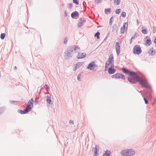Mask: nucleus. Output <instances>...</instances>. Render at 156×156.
Segmentation results:
<instances>
[{
  "label": "nucleus",
  "instance_id": "1",
  "mask_svg": "<svg viewBox=\"0 0 156 156\" xmlns=\"http://www.w3.org/2000/svg\"><path fill=\"white\" fill-rule=\"evenodd\" d=\"M76 49H80V48L77 46L73 45L70 46L67 48L65 52V55L69 57H72L71 54L73 51H76Z\"/></svg>",
  "mask_w": 156,
  "mask_h": 156
},
{
  "label": "nucleus",
  "instance_id": "2",
  "mask_svg": "<svg viewBox=\"0 0 156 156\" xmlns=\"http://www.w3.org/2000/svg\"><path fill=\"white\" fill-rule=\"evenodd\" d=\"M139 82L140 84L145 88H148L149 87V85L148 83L147 80L146 78L141 80Z\"/></svg>",
  "mask_w": 156,
  "mask_h": 156
},
{
  "label": "nucleus",
  "instance_id": "3",
  "mask_svg": "<svg viewBox=\"0 0 156 156\" xmlns=\"http://www.w3.org/2000/svg\"><path fill=\"white\" fill-rule=\"evenodd\" d=\"M133 52L136 54H139L142 52L141 48L139 45H136L134 47Z\"/></svg>",
  "mask_w": 156,
  "mask_h": 156
},
{
  "label": "nucleus",
  "instance_id": "4",
  "mask_svg": "<svg viewBox=\"0 0 156 156\" xmlns=\"http://www.w3.org/2000/svg\"><path fill=\"white\" fill-rule=\"evenodd\" d=\"M34 101L33 98H31L28 102V104L26 106V108L30 112L32 109Z\"/></svg>",
  "mask_w": 156,
  "mask_h": 156
},
{
  "label": "nucleus",
  "instance_id": "5",
  "mask_svg": "<svg viewBox=\"0 0 156 156\" xmlns=\"http://www.w3.org/2000/svg\"><path fill=\"white\" fill-rule=\"evenodd\" d=\"M114 61V55L112 54L110 55L108 59L105 63V66H108L109 65L112 63Z\"/></svg>",
  "mask_w": 156,
  "mask_h": 156
},
{
  "label": "nucleus",
  "instance_id": "6",
  "mask_svg": "<svg viewBox=\"0 0 156 156\" xmlns=\"http://www.w3.org/2000/svg\"><path fill=\"white\" fill-rule=\"evenodd\" d=\"M146 88L147 89V90L145 92L146 94L148 95V98H151L152 97V93L153 92V91L151 89V86L149 85V87L148 88Z\"/></svg>",
  "mask_w": 156,
  "mask_h": 156
},
{
  "label": "nucleus",
  "instance_id": "7",
  "mask_svg": "<svg viewBox=\"0 0 156 156\" xmlns=\"http://www.w3.org/2000/svg\"><path fill=\"white\" fill-rule=\"evenodd\" d=\"M96 66L94 62L92 61L89 64L87 68L91 70H94Z\"/></svg>",
  "mask_w": 156,
  "mask_h": 156
},
{
  "label": "nucleus",
  "instance_id": "8",
  "mask_svg": "<svg viewBox=\"0 0 156 156\" xmlns=\"http://www.w3.org/2000/svg\"><path fill=\"white\" fill-rule=\"evenodd\" d=\"M115 48L116 49V52L118 55H119L120 51V46L119 45V43L117 42L115 43Z\"/></svg>",
  "mask_w": 156,
  "mask_h": 156
},
{
  "label": "nucleus",
  "instance_id": "9",
  "mask_svg": "<svg viewBox=\"0 0 156 156\" xmlns=\"http://www.w3.org/2000/svg\"><path fill=\"white\" fill-rule=\"evenodd\" d=\"M79 15L78 12L76 11L73 12L71 14V17L73 19H77L79 17Z\"/></svg>",
  "mask_w": 156,
  "mask_h": 156
},
{
  "label": "nucleus",
  "instance_id": "10",
  "mask_svg": "<svg viewBox=\"0 0 156 156\" xmlns=\"http://www.w3.org/2000/svg\"><path fill=\"white\" fill-rule=\"evenodd\" d=\"M128 80L129 83L132 84H135L137 83V81H135V77H128Z\"/></svg>",
  "mask_w": 156,
  "mask_h": 156
},
{
  "label": "nucleus",
  "instance_id": "11",
  "mask_svg": "<svg viewBox=\"0 0 156 156\" xmlns=\"http://www.w3.org/2000/svg\"><path fill=\"white\" fill-rule=\"evenodd\" d=\"M86 56V54L85 53H81L79 52L78 55L77 56V58L78 59L82 58H85Z\"/></svg>",
  "mask_w": 156,
  "mask_h": 156
},
{
  "label": "nucleus",
  "instance_id": "12",
  "mask_svg": "<svg viewBox=\"0 0 156 156\" xmlns=\"http://www.w3.org/2000/svg\"><path fill=\"white\" fill-rule=\"evenodd\" d=\"M128 151V149L127 150H125L122 151L121 152V155L123 156H129V153Z\"/></svg>",
  "mask_w": 156,
  "mask_h": 156
},
{
  "label": "nucleus",
  "instance_id": "13",
  "mask_svg": "<svg viewBox=\"0 0 156 156\" xmlns=\"http://www.w3.org/2000/svg\"><path fill=\"white\" fill-rule=\"evenodd\" d=\"M97 146L96 145L95 147L94 148V147H92V149L93 150L94 149V156H98V153L99 152V148L98 149L97 147Z\"/></svg>",
  "mask_w": 156,
  "mask_h": 156
},
{
  "label": "nucleus",
  "instance_id": "14",
  "mask_svg": "<svg viewBox=\"0 0 156 156\" xmlns=\"http://www.w3.org/2000/svg\"><path fill=\"white\" fill-rule=\"evenodd\" d=\"M116 70L114 68H109L108 69V72L109 74H112L115 73Z\"/></svg>",
  "mask_w": 156,
  "mask_h": 156
},
{
  "label": "nucleus",
  "instance_id": "15",
  "mask_svg": "<svg viewBox=\"0 0 156 156\" xmlns=\"http://www.w3.org/2000/svg\"><path fill=\"white\" fill-rule=\"evenodd\" d=\"M18 112L21 114H26L29 112L26 108V109H24L23 110L19 109L18 110Z\"/></svg>",
  "mask_w": 156,
  "mask_h": 156
},
{
  "label": "nucleus",
  "instance_id": "16",
  "mask_svg": "<svg viewBox=\"0 0 156 156\" xmlns=\"http://www.w3.org/2000/svg\"><path fill=\"white\" fill-rule=\"evenodd\" d=\"M137 74V73L136 72L130 70L129 73L130 76L129 77H134V76H135Z\"/></svg>",
  "mask_w": 156,
  "mask_h": 156
},
{
  "label": "nucleus",
  "instance_id": "17",
  "mask_svg": "<svg viewBox=\"0 0 156 156\" xmlns=\"http://www.w3.org/2000/svg\"><path fill=\"white\" fill-rule=\"evenodd\" d=\"M121 70L124 73H128L129 74L130 71L128 69L125 68H122L121 69Z\"/></svg>",
  "mask_w": 156,
  "mask_h": 156
},
{
  "label": "nucleus",
  "instance_id": "18",
  "mask_svg": "<svg viewBox=\"0 0 156 156\" xmlns=\"http://www.w3.org/2000/svg\"><path fill=\"white\" fill-rule=\"evenodd\" d=\"M110 151L107 150L105 151V153L103 154V156H110Z\"/></svg>",
  "mask_w": 156,
  "mask_h": 156
},
{
  "label": "nucleus",
  "instance_id": "19",
  "mask_svg": "<svg viewBox=\"0 0 156 156\" xmlns=\"http://www.w3.org/2000/svg\"><path fill=\"white\" fill-rule=\"evenodd\" d=\"M47 102L49 104H51V98L50 96H47Z\"/></svg>",
  "mask_w": 156,
  "mask_h": 156
},
{
  "label": "nucleus",
  "instance_id": "20",
  "mask_svg": "<svg viewBox=\"0 0 156 156\" xmlns=\"http://www.w3.org/2000/svg\"><path fill=\"white\" fill-rule=\"evenodd\" d=\"M142 33L144 34H146L147 33V29L146 27H144L142 28Z\"/></svg>",
  "mask_w": 156,
  "mask_h": 156
},
{
  "label": "nucleus",
  "instance_id": "21",
  "mask_svg": "<svg viewBox=\"0 0 156 156\" xmlns=\"http://www.w3.org/2000/svg\"><path fill=\"white\" fill-rule=\"evenodd\" d=\"M128 151L129 152V156H132L135 153V151L132 149H128Z\"/></svg>",
  "mask_w": 156,
  "mask_h": 156
},
{
  "label": "nucleus",
  "instance_id": "22",
  "mask_svg": "<svg viewBox=\"0 0 156 156\" xmlns=\"http://www.w3.org/2000/svg\"><path fill=\"white\" fill-rule=\"evenodd\" d=\"M135 76V81H137V83L139 82L141 80L140 77L137 75V74Z\"/></svg>",
  "mask_w": 156,
  "mask_h": 156
},
{
  "label": "nucleus",
  "instance_id": "23",
  "mask_svg": "<svg viewBox=\"0 0 156 156\" xmlns=\"http://www.w3.org/2000/svg\"><path fill=\"white\" fill-rule=\"evenodd\" d=\"M150 51H151V52H150V51L148 52V53L150 55H153L155 53V51H154V49L153 48H151V49L150 50Z\"/></svg>",
  "mask_w": 156,
  "mask_h": 156
},
{
  "label": "nucleus",
  "instance_id": "24",
  "mask_svg": "<svg viewBox=\"0 0 156 156\" xmlns=\"http://www.w3.org/2000/svg\"><path fill=\"white\" fill-rule=\"evenodd\" d=\"M83 62H77V63L74 65V66L76 65L79 68L81 66L83 65Z\"/></svg>",
  "mask_w": 156,
  "mask_h": 156
},
{
  "label": "nucleus",
  "instance_id": "25",
  "mask_svg": "<svg viewBox=\"0 0 156 156\" xmlns=\"http://www.w3.org/2000/svg\"><path fill=\"white\" fill-rule=\"evenodd\" d=\"M115 17V16H112L110 19V20H109V24L111 25H112V22L113 21V19L114 18V17Z\"/></svg>",
  "mask_w": 156,
  "mask_h": 156
},
{
  "label": "nucleus",
  "instance_id": "26",
  "mask_svg": "<svg viewBox=\"0 0 156 156\" xmlns=\"http://www.w3.org/2000/svg\"><path fill=\"white\" fill-rule=\"evenodd\" d=\"M128 26V23L127 22H126V23H124V24H123V26L122 27V28L126 29V30H127Z\"/></svg>",
  "mask_w": 156,
  "mask_h": 156
},
{
  "label": "nucleus",
  "instance_id": "27",
  "mask_svg": "<svg viewBox=\"0 0 156 156\" xmlns=\"http://www.w3.org/2000/svg\"><path fill=\"white\" fill-rule=\"evenodd\" d=\"M107 12H108L109 13L111 12V9L110 8L105 9V13L106 14H107Z\"/></svg>",
  "mask_w": 156,
  "mask_h": 156
},
{
  "label": "nucleus",
  "instance_id": "28",
  "mask_svg": "<svg viewBox=\"0 0 156 156\" xmlns=\"http://www.w3.org/2000/svg\"><path fill=\"white\" fill-rule=\"evenodd\" d=\"M100 33L99 32H97L94 35V37H96L97 39H99L100 38L99 35H100Z\"/></svg>",
  "mask_w": 156,
  "mask_h": 156
},
{
  "label": "nucleus",
  "instance_id": "29",
  "mask_svg": "<svg viewBox=\"0 0 156 156\" xmlns=\"http://www.w3.org/2000/svg\"><path fill=\"white\" fill-rule=\"evenodd\" d=\"M120 0H114V2L115 4L118 5L120 4Z\"/></svg>",
  "mask_w": 156,
  "mask_h": 156
},
{
  "label": "nucleus",
  "instance_id": "30",
  "mask_svg": "<svg viewBox=\"0 0 156 156\" xmlns=\"http://www.w3.org/2000/svg\"><path fill=\"white\" fill-rule=\"evenodd\" d=\"M146 43V44H148V45H150L151 43V40L149 39H147Z\"/></svg>",
  "mask_w": 156,
  "mask_h": 156
},
{
  "label": "nucleus",
  "instance_id": "31",
  "mask_svg": "<svg viewBox=\"0 0 156 156\" xmlns=\"http://www.w3.org/2000/svg\"><path fill=\"white\" fill-rule=\"evenodd\" d=\"M113 29H112V31L114 32L115 31H116L117 29V27L116 25H114L113 26Z\"/></svg>",
  "mask_w": 156,
  "mask_h": 156
},
{
  "label": "nucleus",
  "instance_id": "32",
  "mask_svg": "<svg viewBox=\"0 0 156 156\" xmlns=\"http://www.w3.org/2000/svg\"><path fill=\"white\" fill-rule=\"evenodd\" d=\"M5 37V34L4 33H2L1 34L0 38L2 40L4 39Z\"/></svg>",
  "mask_w": 156,
  "mask_h": 156
},
{
  "label": "nucleus",
  "instance_id": "33",
  "mask_svg": "<svg viewBox=\"0 0 156 156\" xmlns=\"http://www.w3.org/2000/svg\"><path fill=\"white\" fill-rule=\"evenodd\" d=\"M143 99L145 101V103L146 104H147L149 103V101L147 98L145 97H144Z\"/></svg>",
  "mask_w": 156,
  "mask_h": 156
},
{
  "label": "nucleus",
  "instance_id": "34",
  "mask_svg": "<svg viewBox=\"0 0 156 156\" xmlns=\"http://www.w3.org/2000/svg\"><path fill=\"white\" fill-rule=\"evenodd\" d=\"M119 75L120 76V78H121L123 80H125V76L122 74L120 73Z\"/></svg>",
  "mask_w": 156,
  "mask_h": 156
},
{
  "label": "nucleus",
  "instance_id": "35",
  "mask_svg": "<svg viewBox=\"0 0 156 156\" xmlns=\"http://www.w3.org/2000/svg\"><path fill=\"white\" fill-rule=\"evenodd\" d=\"M121 10L120 9H117L115 11V13L117 14H119L121 12Z\"/></svg>",
  "mask_w": 156,
  "mask_h": 156
},
{
  "label": "nucleus",
  "instance_id": "36",
  "mask_svg": "<svg viewBox=\"0 0 156 156\" xmlns=\"http://www.w3.org/2000/svg\"><path fill=\"white\" fill-rule=\"evenodd\" d=\"M125 29L122 28V27H121L120 29V32L121 34H123L124 33V31Z\"/></svg>",
  "mask_w": 156,
  "mask_h": 156
},
{
  "label": "nucleus",
  "instance_id": "37",
  "mask_svg": "<svg viewBox=\"0 0 156 156\" xmlns=\"http://www.w3.org/2000/svg\"><path fill=\"white\" fill-rule=\"evenodd\" d=\"M81 73H80L79 74L78 76H77V80L79 81H81V80L80 79V76H81Z\"/></svg>",
  "mask_w": 156,
  "mask_h": 156
},
{
  "label": "nucleus",
  "instance_id": "38",
  "mask_svg": "<svg viewBox=\"0 0 156 156\" xmlns=\"http://www.w3.org/2000/svg\"><path fill=\"white\" fill-rule=\"evenodd\" d=\"M4 112L3 108L2 107L0 108V115L2 114Z\"/></svg>",
  "mask_w": 156,
  "mask_h": 156
},
{
  "label": "nucleus",
  "instance_id": "39",
  "mask_svg": "<svg viewBox=\"0 0 156 156\" xmlns=\"http://www.w3.org/2000/svg\"><path fill=\"white\" fill-rule=\"evenodd\" d=\"M83 25V22H80L78 23L77 26L78 27H80L82 26Z\"/></svg>",
  "mask_w": 156,
  "mask_h": 156
},
{
  "label": "nucleus",
  "instance_id": "40",
  "mask_svg": "<svg viewBox=\"0 0 156 156\" xmlns=\"http://www.w3.org/2000/svg\"><path fill=\"white\" fill-rule=\"evenodd\" d=\"M73 2L76 5H78L79 4V2H78L77 0H73Z\"/></svg>",
  "mask_w": 156,
  "mask_h": 156
},
{
  "label": "nucleus",
  "instance_id": "41",
  "mask_svg": "<svg viewBox=\"0 0 156 156\" xmlns=\"http://www.w3.org/2000/svg\"><path fill=\"white\" fill-rule=\"evenodd\" d=\"M126 13L125 12H122L121 14V16L123 17H125L126 16Z\"/></svg>",
  "mask_w": 156,
  "mask_h": 156
},
{
  "label": "nucleus",
  "instance_id": "42",
  "mask_svg": "<svg viewBox=\"0 0 156 156\" xmlns=\"http://www.w3.org/2000/svg\"><path fill=\"white\" fill-rule=\"evenodd\" d=\"M67 7L71 9L72 7V4H68L67 5Z\"/></svg>",
  "mask_w": 156,
  "mask_h": 156
},
{
  "label": "nucleus",
  "instance_id": "43",
  "mask_svg": "<svg viewBox=\"0 0 156 156\" xmlns=\"http://www.w3.org/2000/svg\"><path fill=\"white\" fill-rule=\"evenodd\" d=\"M68 39L67 37H66L65 38V39L64 41V43L65 44H66L67 42L68 41Z\"/></svg>",
  "mask_w": 156,
  "mask_h": 156
},
{
  "label": "nucleus",
  "instance_id": "44",
  "mask_svg": "<svg viewBox=\"0 0 156 156\" xmlns=\"http://www.w3.org/2000/svg\"><path fill=\"white\" fill-rule=\"evenodd\" d=\"M45 86L46 87V89L47 91H48L49 90V86L47 84H45Z\"/></svg>",
  "mask_w": 156,
  "mask_h": 156
},
{
  "label": "nucleus",
  "instance_id": "45",
  "mask_svg": "<svg viewBox=\"0 0 156 156\" xmlns=\"http://www.w3.org/2000/svg\"><path fill=\"white\" fill-rule=\"evenodd\" d=\"M37 98H36L35 99V101H34V103H35V105L37 104L39 102V101H37Z\"/></svg>",
  "mask_w": 156,
  "mask_h": 156
},
{
  "label": "nucleus",
  "instance_id": "46",
  "mask_svg": "<svg viewBox=\"0 0 156 156\" xmlns=\"http://www.w3.org/2000/svg\"><path fill=\"white\" fill-rule=\"evenodd\" d=\"M153 33H155L156 31V27L155 26H154L153 27Z\"/></svg>",
  "mask_w": 156,
  "mask_h": 156
},
{
  "label": "nucleus",
  "instance_id": "47",
  "mask_svg": "<svg viewBox=\"0 0 156 156\" xmlns=\"http://www.w3.org/2000/svg\"><path fill=\"white\" fill-rule=\"evenodd\" d=\"M117 76H116V79H120V76L119 75V73H116Z\"/></svg>",
  "mask_w": 156,
  "mask_h": 156
},
{
  "label": "nucleus",
  "instance_id": "48",
  "mask_svg": "<svg viewBox=\"0 0 156 156\" xmlns=\"http://www.w3.org/2000/svg\"><path fill=\"white\" fill-rule=\"evenodd\" d=\"M117 76V75H116V73L114 74V75H112V78H116V76Z\"/></svg>",
  "mask_w": 156,
  "mask_h": 156
},
{
  "label": "nucleus",
  "instance_id": "49",
  "mask_svg": "<svg viewBox=\"0 0 156 156\" xmlns=\"http://www.w3.org/2000/svg\"><path fill=\"white\" fill-rule=\"evenodd\" d=\"M67 16V14L66 12V11H65V12L64 13V17H66Z\"/></svg>",
  "mask_w": 156,
  "mask_h": 156
},
{
  "label": "nucleus",
  "instance_id": "50",
  "mask_svg": "<svg viewBox=\"0 0 156 156\" xmlns=\"http://www.w3.org/2000/svg\"><path fill=\"white\" fill-rule=\"evenodd\" d=\"M133 39V37H131V38L130 39V42H129V44H131L132 43V40Z\"/></svg>",
  "mask_w": 156,
  "mask_h": 156
},
{
  "label": "nucleus",
  "instance_id": "51",
  "mask_svg": "<svg viewBox=\"0 0 156 156\" xmlns=\"http://www.w3.org/2000/svg\"><path fill=\"white\" fill-rule=\"evenodd\" d=\"M108 68V66H105V71H106L107 70Z\"/></svg>",
  "mask_w": 156,
  "mask_h": 156
},
{
  "label": "nucleus",
  "instance_id": "52",
  "mask_svg": "<svg viewBox=\"0 0 156 156\" xmlns=\"http://www.w3.org/2000/svg\"><path fill=\"white\" fill-rule=\"evenodd\" d=\"M75 66L74 69L73 70L74 71L76 70L78 68V67L77 66L75 65Z\"/></svg>",
  "mask_w": 156,
  "mask_h": 156
},
{
  "label": "nucleus",
  "instance_id": "53",
  "mask_svg": "<svg viewBox=\"0 0 156 156\" xmlns=\"http://www.w3.org/2000/svg\"><path fill=\"white\" fill-rule=\"evenodd\" d=\"M69 123H70V124H71V123H72V124H74L73 121L71 120H70Z\"/></svg>",
  "mask_w": 156,
  "mask_h": 156
},
{
  "label": "nucleus",
  "instance_id": "54",
  "mask_svg": "<svg viewBox=\"0 0 156 156\" xmlns=\"http://www.w3.org/2000/svg\"><path fill=\"white\" fill-rule=\"evenodd\" d=\"M137 34V33H135V34L132 37H133V39H135V37H136V36Z\"/></svg>",
  "mask_w": 156,
  "mask_h": 156
},
{
  "label": "nucleus",
  "instance_id": "55",
  "mask_svg": "<svg viewBox=\"0 0 156 156\" xmlns=\"http://www.w3.org/2000/svg\"><path fill=\"white\" fill-rule=\"evenodd\" d=\"M111 67H114V62H112V63L111 64Z\"/></svg>",
  "mask_w": 156,
  "mask_h": 156
},
{
  "label": "nucleus",
  "instance_id": "56",
  "mask_svg": "<svg viewBox=\"0 0 156 156\" xmlns=\"http://www.w3.org/2000/svg\"><path fill=\"white\" fill-rule=\"evenodd\" d=\"M136 22H137V25H138V24H139V22L138 19H137Z\"/></svg>",
  "mask_w": 156,
  "mask_h": 156
},
{
  "label": "nucleus",
  "instance_id": "57",
  "mask_svg": "<svg viewBox=\"0 0 156 156\" xmlns=\"http://www.w3.org/2000/svg\"><path fill=\"white\" fill-rule=\"evenodd\" d=\"M80 22H83V20L82 19V18H80Z\"/></svg>",
  "mask_w": 156,
  "mask_h": 156
},
{
  "label": "nucleus",
  "instance_id": "58",
  "mask_svg": "<svg viewBox=\"0 0 156 156\" xmlns=\"http://www.w3.org/2000/svg\"><path fill=\"white\" fill-rule=\"evenodd\" d=\"M154 42L155 43V44H156V37L155 38V39H154Z\"/></svg>",
  "mask_w": 156,
  "mask_h": 156
},
{
  "label": "nucleus",
  "instance_id": "59",
  "mask_svg": "<svg viewBox=\"0 0 156 156\" xmlns=\"http://www.w3.org/2000/svg\"><path fill=\"white\" fill-rule=\"evenodd\" d=\"M10 101L11 102V103H12L15 102V101Z\"/></svg>",
  "mask_w": 156,
  "mask_h": 156
},
{
  "label": "nucleus",
  "instance_id": "60",
  "mask_svg": "<svg viewBox=\"0 0 156 156\" xmlns=\"http://www.w3.org/2000/svg\"><path fill=\"white\" fill-rule=\"evenodd\" d=\"M86 21V19H84L83 20V22H85Z\"/></svg>",
  "mask_w": 156,
  "mask_h": 156
},
{
  "label": "nucleus",
  "instance_id": "61",
  "mask_svg": "<svg viewBox=\"0 0 156 156\" xmlns=\"http://www.w3.org/2000/svg\"><path fill=\"white\" fill-rule=\"evenodd\" d=\"M84 3H85V4L86 5V3L85 2H83V5H84Z\"/></svg>",
  "mask_w": 156,
  "mask_h": 156
},
{
  "label": "nucleus",
  "instance_id": "62",
  "mask_svg": "<svg viewBox=\"0 0 156 156\" xmlns=\"http://www.w3.org/2000/svg\"><path fill=\"white\" fill-rule=\"evenodd\" d=\"M17 69V67H16V66H15L14 67V69H15V70H16Z\"/></svg>",
  "mask_w": 156,
  "mask_h": 156
},
{
  "label": "nucleus",
  "instance_id": "63",
  "mask_svg": "<svg viewBox=\"0 0 156 156\" xmlns=\"http://www.w3.org/2000/svg\"><path fill=\"white\" fill-rule=\"evenodd\" d=\"M107 39V37H106L105 39H104V41H105V40H106Z\"/></svg>",
  "mask_w": 156,
  "mask_h": 156
},
{
  "label": "nucleus",
  "instance_id": "64",
  "mask_svg": "<svg viewBox=\"0 0 156 156\" xmlns=\"http://www.w3.org/2000/svg\"><path fill=\"white\" fill-rule=\"evenodd\" d=\"M137 91L138 92H141V91L139 92V90H137Z\"/></svg>",
  "mask_w": 156,
  "mask_h": 156
}]
</instances>
